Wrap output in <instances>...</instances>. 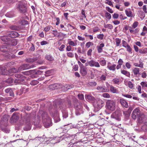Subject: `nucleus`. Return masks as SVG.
Instances as JSON below:
<instances>
[{"label":"nucleus","instance_id":"f257e3e1","mask_svg":"<svg viewBox=\"0 0 147 147\" xmlns=\"http://www.w3.org/2000/svg\"><path fill=\"white\" fill-rule=\"evenodd\" d=\"M40 113L41 114L42 121L45 127L47 128L52 126L51 119L47 113L41 111H40Z\"/></svg>","mask_w":147,"mask_h":147},{"label":"nucleus","instance_id":"f03ea898","mask_svg":"<svg viewBox=\"0 0 147 147\" xmlns=\"http://www.w3.org/2000/svg\"><path fill=\"white\" fill-rule=\"evenodd\" d=\"M83 105L88 111L89 110V108L85 103H84L83 104L82 103L80 102H78L77 103H75L74 104V106L76 110L75 113L76 115H80L84 113L82 107Z\"/></svg>","mask_w":147,"mask_h":147},{"label":"nucleus","instance_id":"7ed1b4c3","mask_svg":"<svg viewBox=\"0 0 147 147\" xmlns=\"http://www.w3.org/2000/svg\"><path fill=\"white\" fill-rule=\"evenodd\" d=\"M1 40L5 42L6 44L12 46H16L18 44L17 39H11L7 36H3L1 38Z\"/></svg>","mask_w":147,"mask_h":147},{"label":"nucleus","instance_id":"20e7f679","mask_svg":"<svg viewBox=\"0 0 147 147\" xmlns=\"http://www.w3.org/2000/svg\"><path fill=\"white\" fill-rule=\"evenodd\" d=\"M8 119L5 116L1 118L0 121V126L2 130L6 133H9V130L7 129V121Z\"/></svg>","mask_w":147,"mask_h":147},{"label":"nucleus","instance_id":"39448f33","mask_svg":"<svg viewBox=\"0 0 147 147\" xmlns=\"http://www.w3.org/2000/svg\"><path fill=\"white\" fill-rule=\"evenodd\" d=\"M16 79L14 81L15 83L23 84L25 82L26 78L25 76L21 74H16L15 75Z\"/></svg>","mask_w":147,"mask_h":147},{"label":"nucleus","instance_id":"423d86ee","mask_svg":"<svg viewBox=\"0 0 147 147\" xmlns=\"http://www.w3.org/2000/svg\"><path fill=\"white\" fill-rule=\"evenodd\" d=\"M106 106L108 110L113 111L115 109V102L113 100H108L106 102Z\"/></svg>","mask_w":147,"mask_h":147},{"label":"nucleus","instance_id":"0eeeda50","mask_svg":"<svg viewBox=\"0 0 147 147\" xmlns=\"http://www.w3.org/2000/svg\"><path fill=\"white\" fill-rule=\"evenodd\" d=\"M86 66L89 65L90 67H99L100 66L99 63L95 61L92 59L90 61H88L85 63Z\"/></svg>","mask_w":147,"mask_h":147},{"label":"nucleus","instance_id":"6e6552de","mask_svg":"<svg viewBox=\"0 0 147 147\" xmlns=\"http://www.w3.org/2000/svg\"><path fill=\"white\" fill-rule=\"evenodd\" d=\"M121 111L119 110H116L111 115V117L118 121L121 120Z\"/></svg>","mask_w":147,"mask_h":147},{"label":"nucleus","instance_id":"1a4fd4ad","mask_svg":"<svg viewBox=\"0 0 147 147\" xmlns=\"http://www.w3.org/2000/svg\"><path fill=\"white\" fill-rule=\"evenodd\" d=\"M94 103V106L95 108L100 109L102 108L104 105L103 102L101 99H98L96 100V102Z\"/></svg>","mask_w":147,"mask_h":147},{"label":"nucleus","instance_id":"9d476101","mask_svg":"<svg viewBox=\"0 0 147 147\" xmlns=\"http://www.w3.org/2000/svg\"><path fill=\"white\" fill-rule=\"evenodd\" d=\"M6 36L11 38H16L19 35L18 33L16 31L7 32H6Z\"/></svg>","mask_w":147,"mask_h":147},{"label":"nucleus","instance_id":"9b49d317","mask_svg":"<svg viewBox=\"0 0 147 147\" xmlns=\"http://www.w3.org/2000/svg\"><path fill=\"white\" fill-rule=\"evenodd\" d=\"M26 125L24 128V129L26 131L30 130L31 129L32 125L29 119L26 120Z\"/></svg>","mask_w":147,"mask_h":147},{"label":"nucleus","instance_id":"f8f14e48","mask_svg":"<svg viewBox=\"0 0 147 147\" xmlns=\"http://www.w3.org/2000/svg\"><path fill=\"white\" fill-rule=\"evenodd\" d=\"M140 110L138 109H136L134 110L131 114L132 117L133 119H135L139 117L140 114Z\"/></svg>","mask_w":147,"mask_h":147},{"label":"nucleus","instance_id":"ddd939ff","mask_svg":"<svg viewBox=\"0 0 147 147\" xmlns=\"http://www.w3.org/2000/svg\"><path fill=\"white\" fill-rule=\"evenodd\" d=\"M18 8L21 13H24L26 11V8L25 5L22 3L20 2L19 4Z\"/></svg>","mask_w":147,"mask_h":147},{"label":"nucleus","instance_id":"4468645a","mask_svg":"<svg viewBox=\"0 0 147 147\" xmlns=\"http://www.w3.org/2000/svg\"><path fill=\"white\" fill-rule=\"evenodd\" d=\"M96 89L98 91L102 92H108L109 91V90L107 89L104 85L98 86Z\"/></svg>","mask_w":147,"mask_h":147},{"label":"nucleus","instance_id":"2eb2a0df","mask_svg":"<svg viewBox=\"0 0 147 147\" xmlns=\"http://www.w3.org/2000/svg\"><path fill=\"white\" fill-rule=\"evenodd\" d=\"M30 65L28 64H24L22 65L18 68L19 71H22L30 69Z\"/></svg>","mask_w":147,"mask_h":147},{"label":"nucleus","instance_id":"dca6fc26","mask_svg":"<svg viewBox=\"0 0 147 147\" xmlns=\"http://www.w3.org/2000/svg\"><path fill=\"white\" fill-rule=\"evenodd\" d=\"M119 102L123 107L127 108L129 107L127 102L124 99H120Z\"/></svg>","mask_w":147,"mask_h":147},{"label":"nucleus","instance_id":"f3484780","mask_svg":"<svg viewBox=\"0 0 147 147\" xmlns=\"http://www.w3.org/2000/svg\"><path fill=\"white\" fill-rule=\"evenodd\" d=\"M0 50L1 52L6 53L9 50L8 46L5 45H3L1 46Z\"/></svg>","mask_w":147,"mask_h":147},{"label":"nucleus","instance_id":"a211bd4d","mask_svg":"<svg viewBox=\"0 0 147 147\" xmlns=\"http://www.w3.org/2000/svg\"><path fill=\"white\" fill-rule=\"evenodd\" d=\"M60 85L59 84L56 83L50 85L49 88L52 90L60 88Z\"/></svg>","mask_w":147,"mask_h":147},{"label":"nucleus","instance_id":"6ab92c4d","mask_svg":"<svg viewBox=\"0 0 147 147\" xmlns=\"http://www.w3.org/2000/svg\"><path fill=\"white\" fill-rule=\"evenodd\" d=\"M133 72L136 77H138V75H140V69L138 67H136L134 68L133 70Z\"/></svg>","mask_w":147,"mask_h":147},{"label":"nucleus","instance_id":"aec40b11","mask_svg":"<svg viewBox=\"0 0 147 147\" xmlns=\"http://www.w3.org/2000/svg\"><path fill=\"white\" fill-rule=\"evenodd\" d=\"M105 46V45L104 43H102L100 44L99 46L96 47L98 52L99 53H101L102 51V48Z\"/></svg>","mask_w":147,"mask_h":147},{"label":"nucleus","instance_id":"412c9836","mask_svg":"<svg viewBox=\"0 0 147 147\" xmlns=\"http://www.w3.org/2000/svg\"><path fill=\"white\" fill-rule=\"evenodd\" d=\"M80 72L83 76H85L87 74V71L85 67H83L80 69Z\"/></svg>","mask_w":147,"mask_h":147},{"label":"nucleus","instance_id":"4be33fe9","mask_svg":"<svg viewBox=\"0 0 147 147\" xmlns=\"http://www.w3.org/2000/svg\"><path fill=\"white\" fill-rule=\"evenodd\" d=\"M35 71V70H30L26 71H23L22 72V73L24 75H29L31 74L34 73Z\"/></svg>","mask_w":147,"mask_h":147},{"label":"nucleus","instance_id":"5701e85b","mask_svg":"<svg viewBox=\"0 0 147 147\" xmlns=\"http://www.w3.org/2000/svg\"><path fill=\"white\" fill-rule=\"evenodd\" d=\"M110 90L111 92L113 93H117L118 92L117 89L114 87L112 85L110 86Z\"/></svg>","mask_w":147,"mask_h":147},{"label":"nucleus","instance_id":"b1692460","mask_svg":"<svg viewBox=\"0 0 147 147\" xmlns=\"http://www.w3.org/2000/svg\"><path fill=\"white\" fill-rule=\"evenodd\" d=\"M86 99L90 101H95V99L94 97L91 95H88L86 96Z\"/></svg>","mask_w":147,"mask_h":147},{"label":"nucleus","instance_id":"393cba45","mask_svg":"<svg viewBox=\"0 0 147 147\" xmlns=\"http://www.w3.org/2000/svg\"><path fill=\"white\" fill-rule=\"evenodd\" d=\"M45 58L49 61H53L54 60L53 57L50 55H46L45 56Z\"/></svg>","mask_w":147,"mask_h":147},{"label":"nucleus","instance_id":"a878e982","mask_svg":"<svg viewBox=\"0 0 147 147\" xmlns=\"http://www.w3.org/2000/svg\"><path fill=\"white\" fill-rule=\"evenodd\" d=\"M112 81L114 84H115L119 85L121 83L119 79L117 78H114Z\"/></svg>","mask_w":147,"mask_h":147},{"label":"nucleus","instance_id":"bb28decb","mask_svg":"<svg viewBox=\"0 0 147 147\" xmlns=\"http://www.w3.org/2000/svg\"><path fill=\"white\" fill-rule=\"evenodd\" d=\"M116 65L113 64L111 65H107L108 68L110 70L113 71H115V70Z\"/></svg>","mask_w":147,"mask_h":147},{"label":"nucleus","instance_id":"cd10ccee","mask_svg":"<svg viewBox=\"0 0 147 147\" xmlns=\"http://www.w3.org/2000/svg\"><path fill=\"white\" fill-rule=\"evenodd\" d=\"M121 72L122 74L125 75L126 76L130 77V74L129 72L125 70H121Z\"/></svg>","mask_w":147,"mask_h":147},{"label":"nucleus","instance_id":"c85d7f7f","mask_svg":"<svg viewBox=\"0 0 147 147\" xmlns=\"http://www.w3.org/2000/svg\"><path fill=\"white\" fill-rule=\"evenodd\" d=\"M9 28L12 30H19L20 29V28L19 26H17L15 25H12L9 27Z\"/></svg>","mask_w":147,"mask_h":147},{"label":"nucleus","instance_id":"c756f323","mask_svg":"<svg viewBox=\"0 0 147 147\" xmlns=\"http://www.w3.org/2000/svg\"><path fill=\"white\" fill-rule=\"evenodd\" d=\"M68 44L70 46H75L77 45L76 42H74V41H71L70 39L68 40Z\"/></svg>","mask_w":147,"mask_h":147},{"label":"nucleus","instance_id":"7c9ffc66","mask_svg":"<svg viewBox=\"0 0 147 147\" xmlns=\"http://www.w3.org/2000/svg\"><path fill=\"white\" fill-rule=\"evenodd\" d=\"M125 11V13L127 17H132V12L131 10L126 9Z\"/></svg>","mask_w":147,"mask_h":147},{"label":"nucleus","instance_id":"2f4dec72","mask_svg":"<svg viewBox=\"0 0 147 147\" xmlns=\"http://www.w3.org/2000/svg\"><path fill=\"white\" fill-rule=\"evenodd\" d=\"M5 16L6 17L11 18L13 17L14 14L13 12L10 11L6 13L5 14Z\"/></svg>","mask_w":147,"mask_h":147},{"label":"nucleus","instance_id":"473e14b6","mask_svg":"<svg viewBox=\"0 0 147 147\" xmlns=\"http://www.w3.org/2000/svg\"><path fill=\"white\" fill-rule=\"evenodd\" d=\"M104 27L111 30L113 29V25L110 24H105L104 25Z\"/></svg>","mask_w":147,"mask_h":147},{"label":"nucleus","instance_id":"72a5a7b5","mask_svg":"<svg viewBox=\"0 0 147 147\" xmlns=\"http://www.w3.org/2000/svg\"><path fill=\"white\" fill-rule=\"evenodd\" d=\"M36 59L35 58H28L26 59V61L28 63H32L33 62L36 60Z\"/></svg>","mask_w":147,"mask_h":147},{"label":"nucleus","instance_id":"f704fd0d","mask_svg":"<svg viewBox=\"0 0 147 147\" xmlns=\"http://www.w3.org/2000/svg\"><path fill=\"white\" fill-rule=\"evenodd\" d=\"M134 84L130 81L127 82V86L129 87L131 89H133L134 87Z\"/></svg>","mask_w":147,"mask_h":147},{"label":"nucleus","instance_id":"c9c22d12","mask_svg":"<svg viewBox=\"0 0 147 147\" xmlns=\"http://www.w3.org/2000/svg\"><path fill=\"white\" fill-rule=\"evenodd\" d=\"M63 117V118H66L68 117V113L66 111H62Z\"/></svg>","mask_w":147,"mask_h":147},{"label":"nucleus","instance_id":"e433bc0d","mask_svg":"<svg viewBox=\"0 0 147 147\" xmlns=\"http://www.w3.org/2000/svg\"><path fill=\"white\" fill-rule=\"evenodd\" d=\"M116 45L117 47L119 46L121 42V40L119 38H117L115 39Z\"/></svg>","mask_w":147,"mask_h":147},{"label":"nucleus","instance_id":"4c0bfd02","mask_svg":"<svg viewBox=\"0 0 147 147\" xmlns=\"http://www.w3.org/2000/svg\"><path fill=\"white\" fill-rule=\"evenodd\" d=\"M142 122L145 125H147V117H145L143 118H142Z\"/></svg>","mask_w":147,"mask_h":147},{"label":"nucleus","instance_id":"58836bf2","mask_svg":"<svg viewBox=\"0 0 147 147\" xmlns=\"http://www.w3.org/2000/svg\"><path fill=\"white\" fill-rule=\"evenodd\" d=\"M39 82L36 80H33L31 81L30 83V84L34 86L38 84Z\"/></svg>","mask_w":147,"mask_h":147},{"label":"nucleus","instance_id":"ea45409f","mask_svg":"<svg viewBox=\"0 0 147 147\" xmlns=\"http://www.w3.org/2000/svg\"><path fill=\"white\" fill-rule=\"evenodd\" d=\"M125 48L127 49V51H128L129 53H132V49L131 48V47L129 45Z\"/></svg>","mask_w":147,"mask_h":147},{"label":"nucleus","instance_id":"a19ab883","mask_svg":"<svg viewBox=\"0 0 147 147\" xmlns=\"http://www.w3.org/2000/svg\"><path fill=\"white\" fill-rule=\"evenodd\" d=\"M102 96L104 98H109L110 97V96L109 94L107 93H105L103 94Z\"/></svg>","mask_w":147,"mask_h":147},{"label":"nucleus","instance_id":"79ce46f5","mask_svg":"<svg viewBox=\"0 0 147 147\" xmlns=\"http://www.w3.org/2000/svg\"><path fill=\"white\" fill-rule=\"evenodd\" d=\"M100 64L102 66H104L106 64V61L105 59H103L100 61Z\"/></svg>","mask_w":147,"mask_h":147},{"label":"nucleus","instance_id":"37998d69","mask_svg":"<svg viewBox=\"0 0 147 147\" xmlns=\"http://www.w3.org/2000/svg\"><path fill=\"white\" fill-rule=\"evenodd\" d=\"M143 88L146 87L147 86V82H142L140 83Z\"/></svg>","mask_w":147,"mask_h":147},{"label":"nucleus","instance_id":"c03bdc74","mask_svg":"<svg viewBox=\"0 0 147 147\" xmlns=\"http://www.w3.org/2000/svg\"><path fill=\"white\" fill-rule=\"evenodd\" d=\"M52 33L55 36H57L58 37L59 36V33L58 32L57 30H53L52 31Z\"/></svg>","mask_w":147,"mask_h":147},{"label":"nucleus","instance_id":"a18cd8bd","mask_svg":"<svg viewBox=\"0 0 147 147\" xmlns=\"http://www.w3.org/2000/svg\"><path fill=\"white\" fill-rule=\"evenodd\" d=\"M122 44L123 46L125 48L129 45L127 42L124 40H122Z\"/></svg>","mask_w":147,"mask_h":147},{"label":"nucleus","instance_id":"49530a36","mask_svg":"<svg viewBox=\"0 0 147 147\" xmlns=\"http://www.w3.org/2000/svg\"><path fill=\"white\" fill-rule=\"evenodd\" d=\"M104 35L103 34H100L97 35V38L100 40H102L103 39Z\"/></svg>","mask_w":147,"mask_h":147},{"label":"nucleus","instance_id":"de8ad7c7","mask_svg":"<svg viewBox=\"0 0 147 147\" xmlns=\"http://www.w3.org/2000/svg\"><path fill=\"white\" fill-rule=\"evenodd\" d=\"M106 17L109 20H110L111 18V15L109 13L106 12L105 13Z\"/></svg>","mask_w":147,"mask_h":147},{"label":"nucleus","instance_id":"09e8293b","mask_svg":"<svg viewBox=\"0 0 147 147\" xmlns=\"http://www.w3.org/2000/svg\"><path fill=\"white\" fill-rule=\"evenodd\" d=\"M5 67L0 65V73H3L5 71Z\"/></svg>","mask_w":147,"mask_h":147},{"label":"nucleus","instance_id":"8fccbe9b","mask_svg":"<svg viewBox=\"0 0 147 147\" xmlns=\"http://www.w3.org/2000/svg\"><path fill=\"white\" fill-rule=\"evenodd\" d=\"M89 84L91 86H95L97 85V83L95 82H89Z\"/></svg>","mask_w":147,"mask_h":147},{"label":"nucleus","instance_id":"3c124183","mask_svg":"<svg viewBox=\"0 0 147 147\" xmlns=\"http://www.w3.org/2000/svg\"><path fill=\"white\" fill-rule=\"evenodd\" d=\"M106 78V75H102L100 77V80L102 81H105Z\"/></svg>","mask_w":147,"mask_h":147},{"label":"nucleus","instance_id":"603ef678","mask_svg":"<svg viewBox=\"0 0 147 147\" xmlns=\"http://www.w3.org/2000/svg\"><path fill=\"white\" fill-rule=\"evenodd\" d=\"M138 22L135 21L132 25V27L133 28H135L138 26Z\"/></svg>","mask_w":147,"mask_h":147},{"label":"nucleus","instance_id":"864d4df0","mask_svg":"<svg viewBox=\"0 0 147 147\" xmlns=\"http://www.w3.org/2000/svg\"><path fill=\"white\" fill-rule=\"evenodd\" d=\"M11 71L13 73H17L20 71H18V69H17L15 68H12Z\"/></svg>","mask_w":147,"mask_h":147},{"label":"nucleus","instance_id":"5fc2aeb1","mask_svg":"<svg viewBox=\"0 0 147 147\" xmlns=\"http://www.w3.org/2000/svg\"><path fill=\"white\" fill-rule=\"evenodd\" d=\"M79 98L80 100H83L84 99V95L82 94H79L78 95Z\"/></svg>","mask_w":147,"mask_h":147},{"label":"nucleus","instance_id":"6e6d98bb","mask_svg":"<svg viewBox=\"0 0 147 147\" xmlns=\"http://www.w3.org/2000/svg\"><path fill=\"white\" fill-rule=\"evenodd\" d=\"M65 45H62L59 48V49L60 51H64L63 49L65 48Z\"/></svg>","mask_w":147,"mask_h":147},{"label":"nucleus","instance_id":"4d7b16f0","mask_svg":"<svg viewBox=\"0 0 147 147\" xmlns=\"http://www.w3.org/2000/svg\"><path fill=\"white\" fill-rule=\"evenodd\" d=\"M67 56L70 57H72L74 56V54L70 52L67 53Z\"/></svg>","mask_w":147,"mask_h":147},{"label":"nucleus","instance_id":"13d9d810","mask_svg":"<svg viewBox=\"0 0 147 147\" xmlns=\"http://www.w3.org/2000/svg\"><path fill=\"white\" fill-rule=\"evenodd\" d=\"M106 9L108 11L111 13H113V12L112 9L109 7H106Z\"/></svg>","mask_w":147,"mask_h":147},{"label":"nucleus","instance_id":"bf43d9fd","mask_svg":"<svg viewBox=\"0 0 147 147\" xmlns=\"http://www.w3.org/2000/svg\"><path fill=\"white\" fill-rule=\"evenodd\" d=\"M92 44V42H87L86 44V47L88 48L90 47L91 45Z\"/></svg>","mask_w":147,"mask_h":147},{"label":"nucleus","instance_id":"052dcab7","mask_svg":"<svg viewBox=\"0 0 147 147\" xmlns=\"http://www.w3.org/2000/svg\"><path fill=\"white\" fill-rule=\"evenodd\" d=\"M42 71L38 70L36 71L35 70V71L34 73H35L37 75H40L42 73Z\"/></svg>","mask_w":147,"mask_h":147},{"label":"nucleus","instance_id":"680f3d73","mask_svg":"<svg viewBox=\"0 0 147 147\" xmlns=\"http://www.w3.org/2000/svg\"><path fill=\"white\" fill-rule=\"evenodd\" d=\"M138 91L139 93L140 94H141L142 93V90H141V87L140 86L138 85Z\"/></svg>","mask_w":147,"mask_h":147},{"label":"nucleus","instance_id":"e2e57ef3","mask_svg":"<svg viewBox=\"0 0 147 147\" xmlns=\"http://www.w3.org/2000/svg\"><path fill=\"white\" fill-rule=\"evenodd\" d=\"M21 23L22 25H26L28 24V22L27 21L23 20L22 21Z\"/></svg>","mask_w":147,"mask_h":147},{"label":"nucleus","instance_id":"0e129e2a","mask_svg":"<svg viewBox=\"0 0 147 147\" xmlns=\"http://www.w3.org/2000/svg\"><path fill=\"white\" fill-rule=\"evenodd\" d=\"M78 38L79 40L84 41L85 40L84 37H82L80 36H78Z\"/></svg>","mask_w":147,"mask_h":147},{"label":"nucleus","instance_id":"69168bd1","mask_svg":"<svg viewBox=\"0 0 147 147\" xmlns=\"http://www.w3.org/2000/svg\"><path fill=\"white\" fill-rule=\"evenodd\" d=\"M122 95L123 96L128 98H132V96H131L127 94H123Z\"/></svg>","mask_w":147,"mask_h":147},{"label":"nucleus","instance_id":"338daca9","mask_svg":"<svg viewBox=\"0 0 147 147\" xmlns=\"http://www.w3.org/2000/svg\"><path fill=\"white\" fill-rule=\"evenodd\" d=\"M78 65H74L73 67V69L75 71H77L78 70Z\"/></svg>","mask_w":147,"mask_h":147},{"label":"nucleus","instance_id":"774afa93","mask_svg":"<svg viewBox=\"0 0 147 147\" xmlns=\"http://www.w3.org/2000/svg\"><path fill=\"white\" fill-rule=\"evenodd\" d=\"M125 66L128 69H129L131 68V65L129 63L127 62L126 63Z\"/></svg>","mask_w":147,"mask_h":147}]
</instances>
